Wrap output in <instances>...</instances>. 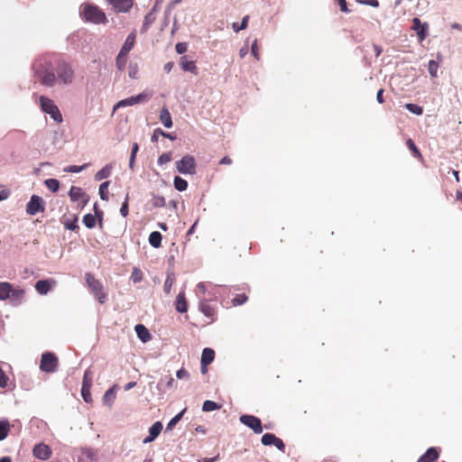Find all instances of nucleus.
<instances>
[{
    "mask_svg": "<svg viewBox=\"0 0 462 462\" xmlns=\"http://www.w3.org/2000/svg\"><path fill=\"white\" fill-rule=\"evenodd\" d=\"M185 410H183L182 411H180V413H178L176 416H174L171 420L170 422L168 423L167 425V429H171L173 428L182 418L183 416V413H184Z\"/></svg>",
    "mask_w": 462,
    "mask_h": 462,
    "instance_id": "nucleus-46",
    "label": "nucleus"
},
{
    "mask_svg": "<svg viewBox=\"0 0 462 462\" xmlns=\"http://www.w3.org/2000/svg\"><path fill=\"white\" fill-rule=\"evenodd\" d=\"M176 376L179 379H187L189 378V374L185 368H180L179 371H177Z\"/></svg>",
    "mask_w": 462,
    "mask_h": 462,
    "instance_id": "nucleus-54",
    "label": "nucleus"
},
{
    "mask_svg": "<svg viewBox=\"0 0 462 462\" xmlns=\"http://www.w3.org/2000/svg\"><path fill=\"white\" fill-rule=\"evenodd\" d=\"M24 297V291L23 289H14L8 282H0V300L11 299L14 304L22 302Z\"/></svg>",
    "mask_w": 462,
    "mask_h": 462,
    "instance_id": "nucleus-3",
    "label": "nucleus"
},
{
    "mask_svg": "<svg viewBox=\"0 0 462 462\" xmlns=\"http://www.w3.org/2000/svg\"><path fill=\"white\" fill-rule=\"evenodd\" d=\"M175 282V275L173 273H167L166 280L163 285V291L165 294L169 295L171 293V288Z\"/></svg>",
    "mask_w": 462,
    "mask_h": 462,
    "instance_id": "nucleus-29",
    "label": "nucleus"
},
{
    "mask_svg": "<svg viewBox=\"0 0 462 462\" xmlns=\"http://www.w3.org/2000/svg\"><path fill=\"white\" fill-rule=\"evenodd\" d=\"M427 23H421L420 20L417 17L412 19V30L417 32L420 42H422L427 37Z\"/></svg>",
    "mask_w": 462,
    "mask_h": 462,
    "instance_id": "nucleus-16",
    "label": "nucleus"
},
{
    "mask_svg": "<svg viewBox=\"0 0 462 462\" xmlns=\"http://www.w3.org/2000/svg\"><path fill=\"white\" fill-rule=\"evenodd\" d=\"M135 38H136L135 32H131L127 36V38H126L125 43L123 44L120 51H123V52L128 54L129 51L132 50V48L134 47V45L135 43Z\"/></svg>",
    "mask_w": 462,
    "mask_h": 462,
    "instance_id": "nucleus-23",
    "label": "nucleus"
},
{
    "mask_svg": "<svg viewBox=\"0 0 462 462\" xmlns=\"http://www.w3.org/2000/svg\"><path fill=\"white\" fill-rule=\"evenodd\" d=\"M116 398L115 386L108 389L104 395L105 402H113Z\"/></svg>",
    "mask_w": 462,
    "mask_h": 462,
    "instance_id": "nucleus-49",
    "label": "nucleus"
},
{
    "mask_svg": "<svg viewBox=\"0 0 462 462\" xmlns=\"http://www.w3.org/2000/svg\"><path fill=\"white\" fill-rule=\"evenodd\" d=\"M33 455L39 459L47 460L51 456V449L48 445L43 443L38 444L33 448Z\"/></svg>",
    "mask_w": 462,
    "mask_h": 462,
    "instance_id": "nucleus-15",
    "label": "nucleus"
},
{
    "mask_svg": "<svg viewBox=\"0 0 462 462\" xmlns=\"http://www.w3.org/2000/svg\"><path fill=\"white\" fill-rule=\"evenodd\" d=\"M232 163V160L228 157V156H225L223 157L220 162H219V164L221 165H230Z\"/></svg>",
    "mask_w": 462,
    "mask_h": 462,
    "instance_id": "nucleus-60",
    "label": "nucleus"
},
{
    "mask_svg": "<svg viewBox=\"0 0 462 462\" xmlns=\"http://www.w3.org/2000/svg\"><path fill=\"white\" fill-rule=\"evenodd\" d=\"M239 420L241 423L250 428L255 434H260L263 432L262 421L258 417L244 414L240 416Z\"/></svg>",
    "mask_w": 462,
    "mask_h": 462,
    "instance_id": "nucleus-9",
    "label": "nucleus"
},
{
    "mask_svg": "<svg viewBox=\"0 0 462 462\" xmlns=\"http://www.w3.org/2000/svg\"><path fill=\"white\" fill-rule=\"evenodd\" d=\"M219 458V454L211 458H201L198 462H215Z\"/></svg>",
    "mask_w": 462,
    "mask_h": 462,
    "instance_id": "nucleus-62",
    "label": "nucleus"
},
{
    "mask_svg": "<svg viewBox=\"0 0 462 462\" xmlns=\"http://www.w3.org/2000/svg\"><path fill=\"white\" fill-rule=\"evenodd\" d=\"M180 65L184 71H189L195 75L198 74V68L195 61L188 60L186 56L180 57Z\"/></svg>",
    "mask_w": 462,
    "mask_h": 462,
    "instance_id": "nucleus-19",
    "label": "nucleus"
},
{
    "mask_svg": "<svg viewBox=\"0 0 462 462\" xmlns=\"http://www.w3.org/2000/svg\"><path fill=\"white\" fill-rule=\"evenodd\" d=\"M96 217L92 214H87L83 217V223L86 227L93 228L96 226Z\"/></svg>",
    "mask_w": 462,
    "mask_h": 462,
    "instance_id": "nucleus-38",
    "label": "nucleus"
},
{
    "mask_svg": "<svg viewBox=\"0 0 462 462\" xmlns=\"http://www.w3.org/2000/svg\"><path fill=\"white\" fill-rule=\"evenodd\" d=\"M35 289L40 294H46L51 290V283L47 280H40L36 282Z\"/></svg>",
    "mask_w": 462,
    "mask_h": 462,
    "instance_id": "nucleus-28",
    "label": "nucleus"
},
{
    "mask_svg": "<svg viewBox=\"0 0 462 462\" xmlns=\"http://www.w3.org/2000/svg\"><path fill=\"white\" fill-rule=\"evenodd\" d=\"M135 332H136L138 337L143 342H147L148 340L151 339V335L149 333V330L145 328L144 325H142V324L136 325L135 326Z\"/></svg>",
    "mask_w": 462,
    "mask_h": 462,
    "instance_id": "nucleus-24",
    "label": "nucleus"
},
{
    "mask_svg": "<svg viewBox=\"0 0 462 462\" xmlns=\"http://www.w3.org/2000/svg\"><path fill=\"white\" fill-rule=\"evenodd\" d=\"M70 199L74 202H79L80 208H84L88 202V196L83 191L80 187L72 186L69 191Z\"/></svg>",
    "mask_w": 462,
    "mask_h": 462,
    "instance_id": "nucleus-10",
    "label": "nucleus"
},
{
    "mask_svg": "<svg viewBox=\"0 0 462 462\" xmlns=\"http://www.w3.org/2000/svg\"><path fill=\"white\" fill-rule=\"evenodd\" d=\"M383 88H380L378 91H377V94H376V100L379 104H383L384 102V99H383Z\"/></svg>",
    "mask_w": 462,
    "mask_h": 462,
    "instance_id": "nucleus-58",
    "label": "nucleus"
},
{
    "mask_svg": "<svg viewBox=\"0 0 462 462\" xmlns=\"http://www.w3.org/2000/svg\"><path fill=\"white\" fill-rule=\"evenodd\" d=\"M177 171L181 174L194 175L196 173V162L192 155L186 154L175 162Z\"/></svg>",
    "mask_w": 462,
    "mask_h": 462,
    "instance_id": "nucleus-6",
    "label": "nucleus"
},
{
    "mask_svg": "<svg viewBox=\"0 0 462 462\" xmlns=\"http://www.w3.org/2000/svg\"><path fill=\"white\" fill-rule=\"evenodd\" d=\"M151 95L147 93H141L135 97H130L128 98L120 100L114 109H116L118 107H125L127 106H134L138 103L146 102L150 99Z\"/></svg>",
    "mask_w": 462,
    "mask_h": 462,
    "instance_id": "nucleus-11",
    "label": "nucleus"
},
{
    "mask_svg": "<svg viewBox=\"0 0 462 462\" xmlns=\"http://www.w3.org/2000/svg\"><path fill=\"white\" fill-rule=\"evenodd\" d=\"M86 282L94 297L99 303L104 304L107 300V295L104 292V287L100 281L96 279L93 274L87 273L85 274Z\"/></svg>",
    "mask_w": 462,
    "mask_h": 462,
    "instance_id": "nucleus-4",
    "label": "nucleus"
},
{
    "mask_svg": "<svg viewBox=\"0 0 462 462\" xmlns=\"http://www.w3.org/2000/svg\"><path fill=\"white\" fill-rule=\"evenodd\" d=\"M10 431V423L7 420H0V441L5 439Z\"/></svg>",
    "mask_w": 462,
    "mask_h": 462,
    "instance_id": "nucleus-31",
    "label": "nucleus"
},
{
    "mask_svg": "<svg viewBox=\"0 0 462 462\" xmlns=\"http://www.w3.org/2000/svg\"><path fill=\"white\" fill-rule=\"evenodd\" d=\"M138 150H139L138 143H134L133 145H132V151H131V156L130 157L135 158Z\"/></svg>",
    "mask_w": 462,
    "mask_h": 462,
    "instance_id": "nucleus-59",
    "label": "nucleus"
},
{
    "mask_svg": "<svg viewBox=\"0 0 462 462\" xmlns=\"http://www.w3.org/2000/svg\"><path fill=\"white\" fill-rule=\"evenodd\" d=\"M59 365L58 357L51 352L42 355L40 369L46 373H53Z\"/></svg>",
    "mask_w": 462,
    "mask_h": 462,
    "instance_id": "nucleus-7",
    "label": "nucleus"
},
{
    "mask_svg": "<svg viewBox=\"0 0 462 462\" xmlns=\"http://www.w3.org/2000/svg\"><path fill=\"white\" fill-rule=\"evenodd\" d=\"M162 236L158 231H153L149 236V243L154 248H159L162 245Z\"/></svg>",
    "mask_w": 462,
    "mask_h": 462,
    "instance_id": "nucleus-26",
    "label": "nucleus"
},
{
    "mask_svg": "<svg viewBox=\"0 0 462 462\" xmlns=\"http://www.w3.org/2000/svg\"><path fill=\"white\" fill-rule=\"evenodd\" d=\"M160 120L162 123V125L167 128H171L173 125L171 116L169 112V109L166 106H163L161 110Z\"/></svg>",
    "mask_w": 462,
    "mask_h": 462,
    "instance_id": "nucleus-22",
    "label": "nucleus"
},
{
    "mask_svg": "<svg viewBox=\"0 0 462 462\" xmlns=\"http://www.w3.org/2000/svg\"><path fill=\"white\" fill-rule=\"evenodd\" d=\"M111 172L112 166L107 164L96 173L95 180L99 181L104 179H106L111 175Z\"/></svg>",
    "mask_w": 462,
    "mask_h": 462,
    "instance_id": "nucleus-27",
    "label": "nucleus"
},
{
    "mask_svg": "<svg viewBox=\"0 0 462 462\" xmlns=\"http://www.w3.org/2000/svg\"><path fill=\"white\" fill-rule=\"evenodd\" d=\"M248 20H249V16L248 15H245L243 19H242V22H241V24L239 25V27H236V23H233V29L235 32H239L241 30H245L246 27H247V24H248Z\"/></svg>",
    "mask_w": 462,
    "mask_h": 462,
    "instance_id": "nucleus-50",
    "label": "nucleus"
},
{
    "mask_svg": "<svg viewBox=\"0 0 462 462\" xmlns=\"http://www.w3.org/2000/svg\"><path fill=\"white\" fill-rule=\"evenodd\" d=\"M162 135H166V133L163 132L161 128H156L152 135V142H157L158 138Z\"/></svg>",
    "mask_w": 462,
    "mask_h": 462,
    "instance_id": "nucleus-51",
    "label": "nucleus"
},
{
    "mask_svg": "<svg viewBox=\"0 0 462 462\" xmlns=\"http://www.w3.org/2000/svg\"><path fill=\"white\" fill-rule=\"evenodd\" d=\"M373 48H374V51L375 52L376 57L380 56V54L383 51L382 48L380 46L376 45V44H374Z\"/></svg>",
    "mask_w": 462,
    "mask_h": 462,
    "instance_id": "nucleus-64",
    "label": "nucleus"
},
{
    "mask_svg": "<svg viewBox=\"0 0 462 462\" xmlns=\"http://www.w3.org/2000/svg\"><path fill=\"white\" fill-rule=\"evenodd\" d=\"M89 374L90 373L88 370H87L85 372L84 376H83V381H82V387H81V395H82L83 400L87 403L92 402V397H91V393H90V388L92 385V379L89 376Z\"/></svg>",
    "mask_w": 462,
    "mask_h": 462,
    "instance_id": "nucleus-13",
    "label": "nucleus"
},
{
    "mask_svg": "<svg viewBox=\"0 0 462 462\" xmlns=\"http://www.w3.org/2000/svg\"><path fill=\"white\" fill-rule=\"evenodd\" d=\"M176 51L179 54H183L187 51V43L185 42H178L175 46Z\"/></svg>",
    "mask_w": 462,
    "mask_h": 462,
    "instance_id": "nucleus-53",
    "label": "nucleus"
},
{
    "mask_svg": "<svg viewBox=\"0 0 462 462\" xmlns=\"http://www.w3.org/2000/svg\"><path fill=\"white\" fill-rule=\"evenodd\" d=\"M200 311L211 320H214L216 310L207 300H201L199 303Z\"/></svg>",
    "mask_w": 462,
    "mask_h": 462,
    "instance_id": "nucleus-20",
    "label": "nucleus"
},
{
    "mask_svg": "<svg viewBox=\"0 0 462 462\" xmlns=\"http://www.w3.org/2000/svg\"><path fill=\"white\" fill-rule=\"evenodd\" d=\"M45 202L42 197L38 195H32L26 205V212L31 216H34L37 213L44 212Z\"/></svg>",
    "mask_w": 462,
    "mask_h": 462,
    "instance_id": "nucleus-8",
    "label": "nucleus"
},
{
    "mask_svg": "<svg viewBox=\"0 0 462 462\" xmlns=\"http://www.w3.org/2000/svg\"><path fill=\"white\" fill-rule=\"evenodd\" d=\"M171 161V152H164L158 158V163L160 165L166 164Z\"/></svg>",
    "mask_w": 462,
    "mask_h": 462,
    "instance_id": "nucleus-45",
    "label": "nucleus"
},
{
    "mask_svg": "<svg viewBox=\"0 0 462 462\" xmlns=\"http://www.w3.org/2000/svg\"><path fill=\"white\" fill-rule=\"evenodd\" d=\"M176 310L180 313H185L188 310V304L185 298V293L183 291H180L176 299L175 302Z\"/></svg>",
    "mask_w": 462,
    "mask_h": 462,
    "instance_id": "nucleus-21",
    "label": "nucleus"
},
{
    "mask_svg": "<svg viewBox=\"0 0 462 462\" xmlns=\"http://www.w3.org/2000/svg\"><path fill=\"white\" fill-rule=\"evenodd\" d=\"M127 56L128 54L119 51L116 59V66L119 70H124L126 63H127Z\"/></svg>",
    "mask_w": 462,
    "mask_h": 462,
    "instance_id": "nucleus-30",
    "label": "nucleus"
},
{
    "mask_svg": "<svg viewBox=\"0 0 462 462\" xmlns=\"http://www.w3.org/2000/svg\"><path fill=\"white\" fill-rule=\"evenodd\" d=\"M215 357V351L211 348H204L201 356V365H208Z\"/></svg>",
    "mask_w": 462,
    "mask_h": 462,
    "instance_id": "nucleus-25",
    "label": "nucleus"
},
{
    "mask_svg": "<svg viewBox=\"0 0 462 462\" xmlns=\"http://www.w3.org/2000/svg\"><path fill=\"white\" fill-rule=\"evenodd\" d=\"M138 66L137 64L131 63L128 67V75L131 79H136L138 75Z\"/></svg>",
    "mask_w": 462,
    "mask_h": 462,
    "instance_id": "nucleus-48",
    "label": "nucleus"
},
{
    "mask_svg": "<svg viewBox=\"0 0 462 462\" xmlns=\"http://www.w3.org/2000/svg\"><path fill=\"white\" fill-rule=\"evenodd\" d=\"M358 2L360 4H362V5H369V6H372V7H378L379 6L378 0H359Z\"/></svg>",
    "mask_w": 462,
    "mask_h": 462,
    "instance_id": "nucleus-55",
    "label": "nucleus"
},
{
    "mask_svg": "<svg viewBox=\"0 0 462 462\" xmlns=\"http://www.w3.org/2000/svg\"><path fill=\"white\" fill-rule=\"evenodd\" d=\"M261 442L263 446H275L280 451L285 452V444L282 439L273 433H265L262 436Z\"/></svg>",
    "mask_w": 462,
    "mask_h": 462,
    "instance_id": "nucleus-12",
    "label": "nucleus"
},
{
    "mask_svg": "<svg viewBox=\"0 0 462 462\" xmlns=\"http://www.w3.org/2000/svg\"><path fill=\"white\" fill-rule=\"evenodd\" d=\"M55 70L57 76L52 71L41 72L40 70H37L36 73L41 83L48 87H52L57 79L66 85L73 82L75 74L74 69L68 62L59 60L56 64Z\"/></svg>",
    "mask_w": 462,
    "mask_h": 462,
    "instance_id": "nucleus-1",
    "label": "nucleus"
},
{
    "mask_svg": "<svg viewBox=\"0 0 462 462\" xmlns=\"http://www.w3.org/2000/svg\"><path fill=\"white\" fill-rule=\"evenodd\" d=\"M128 200L129 195L127 194L120 208V213L125 217H127L129 213Z\"/></svg>",
    "mask_w": 462,
    "mask_h": 462,
    "instance_id": "nucleus-47",
    "label": "nucleus"
},
{
    "mask_svg": "<svg viewBox=\"0 0 462 462\" xmlns=\"http://www.w3.org/2000/svg\"><path fill=\"white\" fill-rule=\"evenodd\" d=\"M162 430V424L160 421H157L152 425L149 429V436L143 439V443H149L154 440Z\"/></svg>",
    "mask_w": 462,
    "mask_h": 462,
    "instance_id": "nucleus-18",
    "label": "nucleus"
},
{
    "mask_svg": "<svg viewBox=\"0 0 462 462\" xmlns=\"http://www.w3.org/2000/svg\"><path fill=\"white\" fill-rule=\"evenodd\" d=\"M406 145L409 148V150L411 152L412 155L420 160H422V155L416 146L415 143L412 141V139L409 138L406 141Z\"/></svg>",
    "mask_w": 462,
    "mask_h": 462,
    "instance_id": "nucleus-32",
    "label": "nucleus"
},
{
    "mask_svg": "<svg viewBox=\"0 0 462 462\" xmlns=\"http://www.w3.org/2000/svg\"><path fill=\"white\" fill-rule=\"evenodd\" d=\"M131 279L134 283L140 282L143 280V273L141 270L136 267L134 268L131 274Z\"/></svg>",
    "mask_w": 462,
    "mask_h": 462,
    "instance_id": "nucleus-43",
    "label": "nucleus"
},
{
    "mask_svg": "<svg viewBox=\"0 0 462 462\" xmlns=\"http://www.w3.org/2000/svg\"><path fill=\"white\" fill-rule=\"evenodd\" d=\"M10 192L8 190L0 191V201L6 199L9 197Z\"/></svg>",
    "mask_w": 462,
    "mask_h": 462,
    "instance_id": "nucleus-61",
    "label": "nucleus"
},
{
    "mask_svg": "<svg viewBox=\"0 0 462 462\" xmlns=\"http://www.w3.org/2000/svg\"><path fill=\"white\" fill-rule=\"evenodd\" d=\"M88 166V163H85L81 166H77V165H71V166H69L67 168L64 169V171L66 172H73V173H76V172H79L81 171L82 170L86 169L87 167Z\"/></svg>",
    "mask_w": 462,
    "mask_h": 462,
    "instance_id": "nucleus-44",
    "label": "nucleus"
},
{
    "mask_svg": "<svg viewBox=\"0 0 462 462\" xmlns=\"http://www.w3.org/2000/svg\"><path fill=\"white\" fill-rule=\"evenodd\" d=\"M45 186L52 192L58 191L60 188V182L56 179H48L44 181Z\"/></svg>",
    "mask_w": 462,
    "mask_h": 462,
    "instance_id": "nucleus-37",
    "label": "nucleus"
},
{
    "mask_svg": "<svg viewBox=\"0 0 462 462\" xmlns=\"http://www.w3.org/2000/svg\"><path fill=\"white\" fill-rule=\"evenodd\" d=\"M40 105L43 112L49 114L57 123L62 122V115L54 102L44 96L40 97Z\"/></svg>",
    "mask_w": 462,
    "mask_h": 462,
    "instance_id": "nucleus-5",
    "label": "nucleus"
},
{
    "mask_svg": "<svg viewBox=\"0 0 462 462\" xmlns=\"http://www.w3.org/2000/svg\"><path fill=\"white\" fill-rule=\"evenodd\" d=\"M439 69V63L433 60L429 61L428 70L432 78H437Z\"/></svg>",
    "mask_w": 462,
    "mask_h": 462,
    "instance_id": "nucleus-40",
    "label": "nucleus"
},
{
    "mask_svg": "<svg viewBox=\"0 0 462 462\" xmlns=\"http://www.w3.org/2000/svg\"><path fill=\"white\" fill-rule=\"evenodd\" d=\"M174 188L179 191H184L188 188V182L180 176H175L173 180Z\"/></svg>",
    "mask_w": 462,
    "mask_h": 462,
    "instance_id": "nucleus-33",
    "label": "nucleus"
},
{
    "mask_svg": "<svg viewBox=\"0 0 462 462\" xmlns=\"http://www.w3.org/2000/svg\"><path fill=\"white\" fill-rule=\"evenodd\" d=\"M151 203L155 208H163L166 205L164 197L160 195H152Z\"/></svg>",
    "mask_w": 462,
    "mask_h": 462,
    "instance_id": "nucleus-36",
    "label": "nucleus"
},
{
    "mask_svg": "<svg viewBox=\"0 0 462 462\" xmlns=\"http://www.w3.org/2000/svg\"><path fill=\"white\" fill-rule=\"evenodd\" d=\"M77 222H78V217L75 215L72 216L71 219H64L62 221L65 228L68 230H71V231H75L79 228Z\"/></svg>",
    "mask_w": 462,
    "mask_h": 462,
    "instance_id": "nucleus-34",
    "label": "nucleus"
},
{
    "mask_svg": "<svg viewBox=\"0 0 462 462\" xmlns=\"http://www.w3.org/2000/svg\"><path fill=\"white\" fill-rule=\"evenodd\" d=\"M405 107L411 113L415 114V115H421L423 113V109L421 106H418V105H415V104H411V103H408L405 105Z\"/></svg>",
    "mask_w": 462,
    "mask_h": 462,
    "instance_id": "nucleus-42",
    "label": "nucleus"
},
{
    "mask_svg": "<svg viewBox=\"0 0 462 462\" xmlns=\"http://www.w3.org/2000/svg\"><path fill=\"white\" fill-rule=\"evenodd\" d=\"M174 66V63L172 61H169L164 65V70L169 73L171 71L172 68Z\"/></svg>",
    "mask_w": 462,
    "mask_h": 462,
    "instance_id": "nucleus-63",
    "label": "nucleus"
},
{
    "mask_svg": "<svg viewBox=\"0 0 462 462\" xmlns=\"http://www.w3.org/2000/svg\"><path fill=\"white\" fill-rule=\"evenodd\" d=\"M252 54L254 56L256 60H259V52H258V47H257V40H254V42L252 44Z\"/></svg>",
    "mask_w": 462,
    "mask_h": 462,
    "instance_id": "nucleus-57",
    "label": "nucleus"
},
{
    "mask_svg": "<svg viewBox=\"0 0 462 462\" xmlns=\"http://www.w3.org/2000/svg\"><path fill=\"white\" fill-rule=\"evenodd\" d=\"M439 457V452L436 448H430L420 456L417 462H434Z\"/></svg>",
    "mask_w": 462,
    "mask_h": 462,
    "instance_id": "nucleus-17",
    "label": "nucleus"
},
{
    "mask_svg": "<svg viewBox=\"0 0 462 462\" xmlns=\"http://www.w3.org/2000/svg\"><path fill=\"white\" fill-rule=\"evenodd\" d=\"M220 407L221 406L217 404L215 402L208 400V401L204 402L202 410L204 411H212L220 409Z\"/></svg>",
    "mask_w": 462,
    "mask_h": 462,
    "instance_id": "nucleus-39",
    "label": "nucleus"
},
{
    "mask_svg": "<svg viewBox=\"0 0 462 462\" xmlns=\"http://www.w3.org/2000/svg\"><path fill=\"white\" fill-rule=\"evenodd\" d=\"M109 181H105L99 186V196L102 200L107 201L109 199Z\"/></svg>",
    "mask_w": 462,
    "mask_h": 462,
    "instance_id": "nucleus-35",
    "label": "nucleus"
},
{
    "mask_svg": "<svg viewBox=\"0 0 462 462\" xmlns=\"http://www.w3.org/2000/svg\"><path fill=\"white\" fill-rule=\"evenodd\" d=\"M335 2L337 3V5H339L341 12H343V13L350 12V10L347 7V4H346V0H335Z\"/></svg>",
    "mask_w": 462,
    "mask_h": 462,
    "instance_id": "nucleus-52",
    "label": "nucleus"
},
{
    "mask_svg": "<svg viewBox=\"0 0 462 462\" xmlns=\"http://www.w3.org/2000/svg\"><path fill=\"white\" fill-rule=\"evenodd\" d=\"M108 4L113 6L117 13L128 12L133 6V0H107Z\"/></svg>",
    "mask_w": 462,
    "mask_h": 462,
    "instance_id": "nucleus-14",
    "label": "nucleus"
},
{
    "mask_svg": "<svg viewBox=\"0 0 462 462\" xmlns=\"http://www.w3.org/2000/svg\"><path fill=\"white\" fill-rule=\"evenodd\" d=\"M7 376L5 372L0 368V387L4 388L7 385Z\"/></svg>",
    "mask_w": 462,
    "mask_h": 462,
    "instance_id": "nucleus-56",
    "label": "nucleus"
},
{
    "mask_svg": "<svg viewBox=\"0 0 462 462\" xmlns=\"http://www.w3.org/2000/svg\"><path fill=\"white\" fill-rule=\"evenodd\" d=\"M247 300L248 298L245 293L236 294L232 300V304L233 306H239L245 303Z\"/></svg>",
    "mask_w": 462,
    "mask_h": 462,
    "instance_id": "nucleus-41",
    "label": "nucleus"
},
{
    "mask_svg": "<svg viewBox=\"0 0 462 462\" xmlns=\"http://www.w3.org/2000/svg\"><path fill=\"white\" fill-rule=\"evenodd\" d=\"M79 14L86 22L95 24H105L108 22L106 14L97 5L92 4L81 5Z\"/></svg>",
    "mask_w": 462,
    "mask_h": 462,
    "instance_id": "nucleus-2",
    "label": "nucleus"
}]
</instances>
